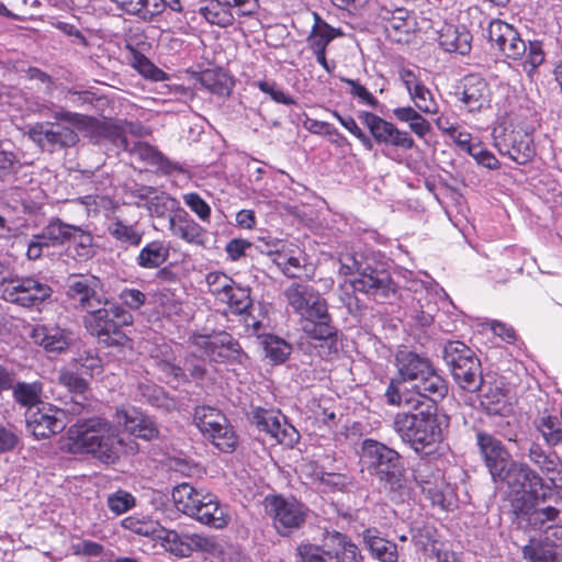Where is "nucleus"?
Listing matches in <instances>:
<instances>
[{
    "label": "nucleus",
    "instance_id": "f257e3e1",
    "mask_svg": "<svg viewBox=\"0 0 562 562\" xmlns=\"http://www.w3.org/2000/svg\"><path fill=\"white\" fill-rule=\"evenodd\" d=\"M69 449L88 453L104 464H114L134 443H127L119 428L104 418L94 417L77 422L67 431Z\"/></svg>",
    "mask_w": 562,
    "mask_h": 562
},
{
    "label": "nucleus",
    "instance_id": "f03ea898",
    "mask_svg": "<svg viewBox=\"0 0 562 562\" xmlns=\"http://www.w3.org/2000/svg\"><path fill=\"white\" fill-rule=\"evenodd\" d=\"M398 383L408 382L422 397L432 403L441 401L448 393L446 380L437 372L431 361L424 356L408 350L396 353Z\"/></svg>",
    "mask_w": 562,
    "mask_h": 562
},
{
    "label": "nucleus",
    "instance_id": "7ed1b4c3",
    "mask_svg": "<svg viewBox=\"0 0 562 562\" xmlns=\"http://www.w3.org/2000/svg\"><path fill=\"white\" fill-rule=\"evenodd\" d=\"M172 499L179 512L203 525L222 529L229 522L226 507L214 494L196 490L189 483L175 486Z\"/></svg>",
    "mask_w": 562,
    "mask_h": 562
},
{
    "label": "nucleus",
    "instance_id": "20e7f679",
    "mask_svg": "<svg viewBox=\"0 0 562 562\" xmlns=\"http://www.w3.org/2000/svg\"><path fill=\"white\" fill-rule=\"evenodd\" d=\"M361 459L369 473L379 480L385 491L402 494L406 488L401 456L394 449L376 440L364 439Z\"/></svg>",
    "mask_w": 562,
    "mask_h": 562
},
{
    "label": "nucleus",
    "instance_id": "39448f33",
    "mask_svg": "<svg viewBox=\"0 0 562 562\" xmlns=\"http://www.w3.org/2000/svg\"><path fill=\"white\" fill-rule=\"evenodd\" d=\"M83 323L87 330L106 346H130L131 340L121 328L133 323V315L123 307L111 304L108 307L90 308Z\"/></svg>",
    "mask_w": 562,
    "mask_h": 562
},
{
    "label": "nucleus",
    "instance_id": "423d86ee",
    "mask_svg": "<svg viewBox=\"0 0 562 562\" xmlns=\"http://www.w3.org/2000/svg\"><path fill=\"white\" fill-rule=\"evenodd\" d=\"M442 358L454 382L464 391L474 393L483 386L481 361L475 352L462 341H448Z\"/></svg>",
    "mask_w": 562,
    "mask_h": 562
},
{
    "label": "nucleus",
    "instance_id": "0eeeda50",
    "mask_svg": "<svg viewBox=\"0 0 562 562\" xmlns=\"http://www.w3.org/2000/svg\"><path fill=\"white\" fill-rule=\"evenodd\" d=\"M188 342L195 352L214 362L244 363L248 356L239 342L226 331L211 335L193 333Z\"/></svg>",
    "mask_w": 562,
    "mask_h": 562
},
{
    "label": "nucleus",
    "instance_id": "6e6552de",
    "mask_svg": "<svg viewBox=\"0 0 562 562\" xmlns=\"http://www.w3.org/2000/svg\"><path fill=\"white\" fill-rule=\"evenodd\" d=\"M193 419L203 437L220 451L231 453L237 448L238 437L221 411L211 406H198Z\"/></svg>",
    "mask_w": 562,
    "mask_h": 562
},
{
    "label": "nucleus",
    "instance_id": "1a4fd4ad",
    "mask_svg": "<svg viewBox=\"0 0 562 562\" xmlns=\"http://www.w3.org/2000/svg\"><path fill=\"white\" fill-rule=\"evenodd\" d=\"M265 508L280 536H289L300 529L308 515V508L303 503L280 495L267 496Z\"/></svg>",
    "mask_w": 562,
    "mask_h": 562
},
{
    "label": "nucleus",
    "instance_id": "9d476101",
    "mask_svg": "<svg viewBox=\"0 0 562 562\" xmlns=\"http://www.w3.org/2000/svg\"><path fill=\"white\" fill-rule=\"evenodd\" d=\"M53 294L52 288L38 278L18 276L2 290V299L11 304L33 308L47 301Z\"/></svg>",
    "mask_w": 562,
    "mask_h": 562
},
{
    "label": "nucleus",
    "instance_id": "9b49d317",
    "mask_svg": "<svg viewBox=\"0 0 562 562\" xmlns=\"http://www.w3.org/2000/svg\"><path fill=\"white\" fill-rule=\"evenodd\" d=\"M166 551L178 558H188L193 552L214 554L218 551V544L213 537L202 533L178 532L164 528L158 538Z\"/></svg>",
    "mask_w": 562,
    "mask_h": 562
},
{
    "label": "nucleus",
    "instance_id": "f8f14e48",
    "mask_svg": "<svg viewBox=\"0 0 562 562\" xmlns=\"http://www.w3.org/2000/svg\"><path fill=\"white\" fill-rule=\"evenodd\" d=\"M414 479L432 505L445 510L454 507L453 488L445 482L440 471L435 472L430 464L422 463L414 470Z\"/></svg>",
    "mask_w": 562,
    "mask_h": 562
},
{
    "label": "nucleus",
    "instance_id": "ddd939ff",
    "mask_svg": "<svg viewBox=\"0 0 562 562\" xmlns=\"http://www.w3.org/2000/svg\"><path fill=\"white\" fill-rule=\"evenodd\" d=\"M356 292H361L379 303L395 295L396 285L387 270L368 263L359 276L350 280Z\"/></svg>",
    "mask_w": 562,
    "mask_h": 562
},
{
    "label": "nucleus",
    "instance_id": "4468645a",
    "mask_svg": "<svg viewBox=\"0 0 562 562\" xmlns=\"http://www.w3.org/2000/svg\"><path fill=\"white\" fill-rule=\"evenodd\" d=\"M358 119L367 126L378 144L390 145L405 150L412 149L415 146L414 139L407 132L398 130L393 123L372 112L359 111Z\"/></svg>",
    "mask_w": 562,
    "mask_h": 562
},
{
    "label": "nucleus",
    "instance_id": "2eb2a0df",
    "mask_svg": "<svg viewBox=\"0 0 562 562\" xmlns=\"http://www.w3.org/2000/svg\"><path fill=\"white\" fill-rule=\"evenodd\" d=\"M249 419L260 431L270 435L281 445L293 446L299 440L297 430L279 412L252 407Z\"/></svg>",
    "mask_w": 562,
    "mask_h": 562
},
{
    "label": "nucleus",
    "instance_id": "dca6fc26",
    "mask_svg": "<svg viewBox=\"0 0 562 562\" xmlns=\"http://www.w3.org/2000/svg\"><path fill=\"white\" fill-rule=\"evenodd\" d=\"M29 136L42 150L49 153L72 147L78 142L75 131L58 122L37 123L30 128Z\"/></svg>",
    "mask_w": 562,
    "mask_h": 562
},
{
    "label": "nucleus",
    "instance_id": "f3484780",
    "mask_svg": "<svg viewBox=\"0 0 562 562\" xmlns=\"http://www.w3.org/2000/svg\"><path fill=\"white\" fill-rule=\"evenodd\" d=\"M66 426V412L50 404L42 403L36 411L26 413L27 430L37 439L59 434Z\"/></svg>",
    "mask_w": 562,
    "mask_h": 562
},
{
    "label": "nucleus",
    "instance_id": "a211bd4d",
    "mask_svg": "<svg viewBox=\"0 0 562 562\" xmlns=\"http://www.w3.org/2000/svg\"><path fill=\"white\" fill-rule=\"evenodd\" d=\"M302 331L313 340L326 341L329 348L337 350L338 329L334 325L331 315L328 312V304L315 306L312 311L300 316Z\"/></svg>",
    "mask_w": 562,
    "mask_h": 562
},
{
    "label": "nucleus",
    "instance_id": "6ab92c4d",
    "mask_svg": "<svg viewBox=\"0 0 562 562\" xmlns=\"http://www.w3.org/2000/svg\"><path fill=\"white\" fill-rule=\"evenodd\" d=\"M513 41L505 42L498 49L506 58L518 60L525 56L522 68L531 77L536 69L544 61L543 45L540 41L529 42L527 46L516 30L510 36Z\"/></svg>",
    "mask_w": 562,
    "mask_h": 562
},
{
    "label": "nucleus",
    "instance_id": "aec40b11",
    "mask_svg": "<svg viewBox=\"0 0 562 562\" xmlns=\"http://www.w3.org/2000/svg\"><path fill=\"white\" fill-rule=\"evenodd\" d=\"M221 302L227 305L232 314L240 317L251 334H257L262 328L261 321L254 315V301L249 286H241L235 282Z\"/></svg>",
    "mask_w": 562,
    "mask_h": 562
},
{
    "label": "nucleus",
    "instance_id": "412c9836",
    "mask_svg": "<svg viewBox=\"0 0 562 562\" xmlns=\"http://www.w3.org/2000/svg\"><path fill=\"white\" fill-rule=\"evenodd\" d=\"M476 443L493 481L497 482V476L504 475L505 468L510 463L509 452L501 440L484 431L476 434Z\"/></svg>",
    "mask_w": 562,
    "mask_h": 562
},
{
    "label": "nucleus",
    "instance_id": "4be33fe9",
    "mask_svg": "<svg viewBox=\"0 0 562 562\" xmlns=\"http://www.w3.org/2000/svg\"><path fill=\"white\" fill-rule=\"evenodd\" d=\"M100 280L94 276L74 274L68 278L67 296L78 302L80 307L89 311L102 304L105 299L98 293Z\"/></svg>",
    "mask_w": 562,
    "mask_h": 562
},
{
    "label": "nucleus",
    "instance_id": "5701e85b",
    "mask_svg": "<svg viewBox=\"0 0 562 562\" xmlns=\"http://www.w3.org/2000/svg\"><path fill=\"white\" fill-rule=\"evenodd\" d=\"M496 146L501 155L508 156L519 165L527 164L536 154L531 135L522 131L505 133L503 138L497 140Z\"/></svg>",
    "mask_w": 562,
    "mask_h": 562
},
{
    "label": "nucleus",
    "instance_id": "b1692460",
    "mask_svg": "<svg viewBox=\"0 0 562 562\" xmlns=\"http://www.w3.org/2000/svg\"><path fill=\"white\" fill-rule=\"evenodd\" d=\"M442 440V429L434 406L420 411V420L411 446L416 452L432 449Z\"/></svg>",
    "mask_w": 562,
    "mask_h": 562
},
{
    "label": "nucleus",
    "instance_id": "393cba45",
    "mask_svg": "<svg viewBox=\"0 0 562 562\" xmlns=\"http://www.w3.org/2000/svg\"><path fill=\"white\" fill-rule=\"evenodd\" d=\"M169 231L172 236L198 247L207 245V232L196 223L184 210H179L169 216Z\"/></svg>",
    "mask_w": 562,
    "mask_h": 562
},
{
    "label": "nucleus",
    "instance_id": "a878e982",
    "mask_svg": "<svg viewBox=\"0 0 562 562\" xmlns=\"http://www.w3.org/2000/svg\"><path fill=\"white\" fill-rule=\"evenodd\" d=\"M283 294L288 305L299 316L304 315L315 306H321L326 302L314 286L303 282H292L285 288Z\"/></svg>",
    "mask_w": 562,
    "mask_h": 562
},
{
    "label": "nucleus",
    "instance_id": "bb28decb",
    "mask_svg": "<svg viewBox=\"0 0 562 562\" xmlns=\"http://www.w3.org/2000/svg\"><path fill=\"white\" fill-rule=\"evenodd\" d=\"M139 205L145 206L150 215L166 216L169 212L179 211V202L164 191L149 186H142L134 191Z\"/></svg>",
    "mask_w": 562,
    "mask_h": 562
},
{
    "label": "nucleus",
    "instance_id": "cd10ccee",
    "mask_svg": "<svg viewBox=\"0 0 562 562\" xmlns=\"http://www.w3.org/2000/svg\"><path fill=\"white\" fill-rule=\"evenodd\" d=\"M460 94V101L469 112H480L490 106V86L485 79L477 75H470L464 78L463 89Z\"/></svg>",
    "mask_w": 562,
    "mask_h": 562
},
{
    "label": "nucleus",
    "instance_id": "c85d7f7f",
    "mask_svg": "<svg viewBox=\"0 0 562 562\" xmlns=\"http://www.w3.org/2000/svg\"><path fill=\"white\" fill-rule=\"evenodd\" d=\"M341 547L333 537H327L322 544L301 543L297 554L302 562H345Z\"/></svg>",
    "mask_w": 562,
    "mask_h": 562
},
{
    "label": "nucleus",
    "instance_id": "c756f323",
    "mask_svg": "<svg viewBox=\"0 0 562 562\" xmlns=\"http://www.w3.org/2000/svg\"><path fill=\"white\" fill-rule=\"evenodd\" d=\"M498 481L505 482L517 493L525 492L527 486L536 493V488L542 486V479L527 464L518 462H510L504 475L497 476Z\"/></svg>",
    "mask_w": 562,
    "mask_h": 562
},
{
    "label": "nucleus",
    "instance_id": "7c9ffc66",
    "mask_svg": "<svg viewBox=\"0 0 562 562\" xmlns=\"http://www.w3.org/2000/svg\"><path fill=\"white\" fill-rule=\"evenodd\" d=\"M116 415L119 423H122L132 435L138 438L153 440L159 435L156 423L151 418L143 416L135 409L130 411L122 408L117 411Z\"/></svg>",
    "mask_w": 562,
    "mask_h": 562
},
{
    "label": "nucleus",
    "instance_id": "2f4dec72",
    "mask_svg": "<svg viewBox=\"0 0 562 562\" xmlns=\"http://www.w3.org/2000/svg\"><path fill=\"white\" fill-rule=\"evenodd\" d=\"M33 337L46 351L57 353L66 351L74 340L72 333L59 326H42Z\"/></svg>",
    "mask_w": 562,
    "mask_h": 562
},
{
    "label": "nucleus",
    "instance_id": "473e14b6",
    "mask_svg": "<svg viewBox=\"0 0 562 562\" xmlns=\"http://www.w3.org/2000/svg\"><path fill=\"white\" fill-rule=\"evenodd\" d=\"M280 251L272 261L288 278H299L304 267L305 257L300 247L285 241L279 245Z\"/></svg>",
    "mask_w": 562,
    "mask_h": 562
},
{
    "label": "nucleus",
    "instance_id": "72a5a7b5",
    "mask_svg": "<svg viewBox=\"0 0 562 562\" xmlns=\"http://www.w3.org/2000/svg\"><path fill=\"white\" fill-rule=\"evenodd\" d=\"M472 35L464 27L446 25L441 29L438 36L439 45L449 53L467 55L471 49Z\"/></svg>",
    "mask_w": 562,
    "mask_h": 562
},
{
    "label": "nucleus",
    "instance_id": "f704fd0d",
    "mask_svg": "<svg viewBox=\"0 0 562 562\" xmlns=\"http://www.w3.org/2000/svg\"><path fill=\"white\" fill-rule=\"evenodd\" d=\"M515 513L519 519H526L533 529L550 528L559 520L560 509L555 506L532 508V506L514 504Z\"/></svg>",
    "mask_w": 562,
    "mask_h": 562
},
{
    "label": "nucleus",
    "instance_id": "c9c22d12",
    "mask_svg": "<svg viewBox=\"0 0 562 562\" xmlns=\"http://www.w3.org/2000/svg\"><path fill=\"white\" fill-rule=\"evenodd\" d=\"M314 23L307 36V46L311 50L326 49L328 44L336 37L342 35L339 29L330 26L316 12L312 13Z\"/></svg>",
    "mask_w": 562,
    "mask_h": 562
},
{
    "label": "nucleus",
    "instance_id": "e433bc0d",
    "mask_svg": "<svg viewBox=\"0 0 562 562\" xmlns=\"http://www.w3.org/2000/svg\"><path fill=\"white\" fill-rule=\"evenodd\" d=\"M68 244V255L79 261H86L95 254V244L90 232L75 226Z\"/></svg>",
    "mask_w": 562,
    "mask_h": 562
},
{
    "label": "nucleus",
    "instance_id": "4c0bfd02",
    "mask_svg": "<svg viewBox=\"0 0 562 562\" xmlns=\"http://www.w3.org/2000/svg\"><path fill=\"white\" fill-rule=\"evenodd\" d=\"M381 18L387 35L397 42H401L402 38L396 37V34L407 35L413 27L412 19L404 9H396L394 11L385 10Z\"/></svg>",
    "mask_w": 562,
    "mask_h": 562
},
{
    "label": "nucleus",
    "instance_id": "58836bf2",
    "mask_svg": "<svg viewBox=\"0 0 562 562\" xmlns=\"http://www.w3.org/2000/svg\"><path fill=\"white\" fill-rule=\"evenodd\" d=\"M169 247L161 240H153L143 247L136 262L144 269H156L167 261Z\"/></svg>",
    "mask_w": 562,
    "mask_h": 562
},
{
    "label": "nucleus",
    "instance_id": "ea45409f",
    "mask_svg": "<svg viewBox=\"0 0 562 562\" xmlns=\"http://www.w3.org/2000/svg\"><path fill=\"white\" fill-rule=\"evenodd\" d=\"M12 390V396L15 403L29 411H33L37 405H42L43 385L41 382H15Z\"/></svg>",
    "mask_w": 562,
    "mask_h": 562
},
{
    "label": "nucleus",
    "instance_id": "a19ab883",
    "mask_svg": "<svg viewBox=\"0 0 562 562\" xmlns=\"http://www.w3.org/2000/svg\"><path fill=\"white\" fill-rule=\"evenodd\" d=\"M199 13L206 22L220 27H227L234 23V13L224 0H209L205 5L199 9Z\"/></svg>",
    "mask_w": 562,
    "mask_h": 562
},
{
    "label": "nucleus",
    "instance_id": "79ce46f5",
    "mask_svg": "<svg viewBox=\"0 0 562 562\" xmlns=\"http://www.w3.org/2000/svg\"><path fill=\"white\" fill-rule=\"evenodd\" d=\"M409 310L408 316L417 326L428 327L434 322V315L437 312V305L429 297L428 293L420 292L415 299Z\"/></svg>",
    "mask_w": 562,
    "mask_h": 562
},
{
    "label": "nucleus",
    "instance_id": "37998d69",
    "mask_svg": "<svg viewBox=\"0 0 562 562\" xmlns=\"http://www.w3.org/2000/svg\"><path fill=\"white\" fill-rule=\"evenodd\" d=\"M420 420V411L416 413L401 412L395 414L393 418V430L400 436L403 442L409 447L413 443L415 432Z\"/></svg>",
    "mask_w": 562,
    "mask_h": 562
},
{
    "label": "nucleus",
    "instance_id": "c03bdc74",
    "mask_svg": "<svg viewBox=\"0 0 562 562\" xmlns=\"http://www.w3.org/2000/svg\"><path fill=\"white\" fill-rule=\"evenodd\" d=\"M394 116L406 122L418 137L424 138L431 130L430 123L412 106H401L393 110Z\"/></svg>",
    "mask_w": 562,
    "mask_h": 562
},
{
    "label": "nucleus",
    "instance_id": "a18cd8bd",
    "mask_svg": "<svg viewBox=\"0 0 562 562\" xmlns=\"http://www.w3.org/2000/svg\"><path fill=\"white\" fill-rule=\"evenodd\" d=\"M122 527L139 536H145L153 539H158L161 532H164V527L158 521L138 516H130L124 518L122 520Z\"/></svg>",
    "mask_w": 562,
    "mask_h": 562
},
{
    "label": "nucleus",
    "instance_id": "49530a36",
    "mask_svg": "<svg viewBox=\"0 0 562 562\" xmlns=\"http://www.w3.org/2000/svg\"><path fill=\"white\" fill-rule=\"evenodd\" d=\"M482 404L488 414L505 416L512 412V405L508 402L506 393L499 387H488L483 394Z\"/></svg>",
    "mask_w": 562,
    "mask_h": 562
},
{
    "label": "nucleus",
    "instance_id": "de8ad7c7",
    "mask_svg": "<svg viewBox=\"0 0 562 562\" xmlns=\"http://www.w3.org/2000/svg\"><path fill=\"white\" fill-rule=\"evenodd\" d=\"M370 552L381 562H396L398 558L397 547L386 539L367 535L364 537Z\"/></svg>",
    "mask_w": 562,
    "mask_h": 562
},
{
    "label": "nucleus",
    "instance_id": "09e8293b",
    "mask_svg": "<svg viewBox=\"0 0 562 562\" xmlns=\"http://www.w3.org/2000/svg\"><path fill=\"white\" fill-rule=\"evenodd\" d=\"M108 232L115 240L128 246H138L143 237V233L135 225H127L121 220L113 221Z\"/></svg>",
    "mask_w": 562,
    "mask_h": 562
},
{
    "label": "nucleus",
    "instance_id": "8fccbe9b",
    "mask_svg": "<svg viewBox=\"0 0 562 562\" xmlns=\"http://www.w3.org/2000/svg\"><path fill=\"white\" fill-rule=\"evenodd\" d=\"M201 83L207 90L218 95H228L233 88L231 78L226 74L215 70L203 71Z\"/></svg>",
    "mask_w": 562,
    "mask_h": 562
},
{
    "label": "nucleus",
    "instance_id": "3c124183",
    "mask_svg": "<svg viewBox=\"0 0 562 562\" xmlns=\"http://www.w3.org/2000/svg\"><path fill=\"white\" fill-rule=\"evenodd\" d=\"M262 344L266 358L274 364L283 363L292 351L291 345L277 336H267Z\"/></svg>",
    "mask_w": 562,
    "mask_h": 562
},
{
    "label": "nucleus",
    "instance_id": "603ef678",
    "mask_svg": "<svg viewBox=\"0 0 562 562\" xmlns=\"http://www.w3.org/2000/svg\"><path fill=\"white\" fill-rule=\"evenodd\" d=\"M207 291L221 302V300L229 292L235 281L224 272L213 271L205 276Z\"/></svg>",
    "mask_w": 562,
    "mask_h": 562
},
{
    "label": "nucleus",
    "instance_id": "864d4df0",
    "mask_svg": "<svg viewBox=\"0 0 562 562\" xmlns=\"http://www.w3.org/2000/svg\"><path fill=\"white\" fill-rule=\"evenodd\" d=\"M47 237L50 239L53 247L63 246L70 243L71 234L75 225L67 224L59 218L50 221L46 226Z\"/></svg>",
    "mask_w": 562,
    "mask_h": 562
},
{
    "label": "nucleus",
    "instance_id": "5fc2aeb1",
    "mask_svg": "<svg viewBox=\"0 0 562 562\" xmlns=\"http://www.w3.org/2000/svg\"><path fill=\"white\" fill-rule=\"evenodd\" d=\"M515 31L516 29L513 27L510 24L502 20L495 19L488 23L487 38L493 46L499 49L502 45H504L505 42H507V40L513 41L510 36H513V33Z\"/></svg>",
    "mask_w": 562,
    "mask_h": 562
},
{
    "label": "nucleus",
    "instance_id": "6e6d98bb",
    "mask_svg": "<svg viewBox=\"0 0 562 562\" xmlns=\"http://www.w3.org/2000/svg\"><path fill=\"white\" fill-rule=\"evenodd\" d=\"M411 99L413 100L415 106L424 113L435 114L438 111V105L434 100L431 91L424 85L417 86L416 90L414 89L411 93H408Z\"/></svg>",
    "mask_w": 562,
    "mask_h": 562
},
{
    "label": "nucleus",
    "instance_id": "4d7b16f0",
    "mask_svg": "<svg viewBox=\"0 0 562 562\" xmlns=\"http://www.w3.org/2000/svg\"><path fill=\"white\" fill-rule=\"evenodd\" d=\"M522 554L529 562H557L552 547L540 542H530L522 549Z\"/></svg>",
    "mask_w": 562,
    "mask_h": 562
},
{
    "label": "nucleus",
    "instance_id": "13d9d810",
    "mask_svg": "<svg viewBox=\"0 0 562 562\" xmlns=\"http://www.w3.org/2000/svg\"><path fill=\"white\" fill-rule=\"evenodd\" d=\"M120 146L124 150L131 151L133 155L137 156L139 159L148 162L149 165H154L159 154L155 147L144 142H135L131 145L125 136L120 138Z\"/></svg>",
    "mask_w": 562,
    "mask_h": 562
},
{
    "label": "nucleus",
    "instance_id": "bf43d9fd",
    "mask_svg": "<svg viewBox=\"0 0 562 562\" xmlns=\"http://www.w3.org/2000/svg\"><path fill=\"white\" fill-rule=\"evenodd\" d=\"M58 383L66 387L75 396L86 398L83 394L88 390V382L70 370H60L58 374Z\"/></svg>",
    "mask_w": 562,
    "mask_h": 562
},
{
    "label": "nucleus",
    "instance_id": "052dcab7",
    "mask_svg": "<svg viewBox=\"0 0 562 562\" xmlns=\"http://www.w3.org/2000/svg\"><path fill=\"white\" fill-rule=\"evenodd\" d=\"M339 273L348 277H357L360 274L362 267H366L369 262L364 260L362 255L357 254H341L339 257Z\"/></svg>",
    "mask_w": 562,
    "mask_h": 562
},
{
    "label": "nucleus",
    "instance_id": "680f3d73",
    "mask_svg": "<svg viewBox=\"0 0 562 562\" xmlns=\"http://www.w3.org/2000/svg\"><path fill=\"white\" fill-rule=\"evenodd\" d=\"M108 506L114 514L122 515L135 506V497L126 491L119 490L109 495Z\"/></svg>",
    "mask_w": 562,
    "mask_h": 562
},
{
    "label": "nucleus",
    "instance_id": "e2e57ef3",
    "mask_svg": "<svg viewBox=\"0 0 562 562\" xmlns=\"http://www.w3.org/2000/svg\"><path fill=\"white\" fill-rule=\"evenodd\" d=\"M184 204L198 215L202 222H210L211 207L210 205L195 192L183 194Z\"/></svg>",
    "mask_w": 562,
    "mask_h": 562
},
{
    "label": "nucleus",
    "instance_id": "0e129e2a",
    "mask_svg": "<svg viewBox=\"0 0 562 562\" xmlns=\"http://www.w3.org/2000/svg\"><path fill=\"white\" fill-rule=\"evenodd\" d=\"M350 89L349 93L358 99L359 103L376 109L379 106V100L359 81L353 79H344Z\"/></svg>",
    "mask_w": 562,
    "mask_h": 562
},
{
    "label": "nucleus",
    "instance_id": "69168bd1",
    "mask_svg": "<svg viewBox=\"0 0 562 562\" xmlns=\"http://www.w3.org/2000/svg\"><path fill=\"white\" fill-rule=\"evenodd\" d=\"M19 442L20 438L15 427L0 422V454L14 450Z\"/></svg>",
    "mask_w": 562,
    "mask_h": 562
},
{
    "label": "nucleus",
    "instance_id": "338daca9",
    "mask_svg": "<svg viewBox=\"0 0 562 562\" xmlns=\"http://www.w3.org/2000/svg\"><path fill=\"white\" fill-rule=\"evenodd\" d=\"M530 460L540 468L541 471L550 473L554 472L557 463L548 457L538 443H532L529 448Z\"/></svg>",
    "mask_w": 562,
    "mask_h": 562
},
{
    "label": "nucleus",
    "instance_id": "774afa93",
    "mask_svg": "<svg viewBox=\"0 0 562 562\" xmlns=\"http://www.w3.org/2000/svg\"><path fill=\"white\" fill-rule=\"evenodd\" d=\"M316 480H318L321 484L329 487L330 490L339 491L345 488L349 483L348 477L345 474L329 473L324 471L316 473Z\"/></svg>",
    "mask_w": 562,
    "mask_h": 562
}]
</instances>
